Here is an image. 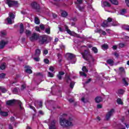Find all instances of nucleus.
I'll return each instance as SVG.
<instances>
[{"label": "nucleus", "mask_w": 129, "mask_h": 129, "mask_svg": "<svg viewBox=\"0 0 129 129\" xmlns=\"http://www.w3.org/2000/svg\"><path fill=\"white\" fill-rule=\"evenodd\" d=\"M63 117L66 118H60L59 124L63 128H67V127H70L73 126V117L72 116H68L66 114H62Z\"/></svg>", "instance_id": "1"}, {"label": "nucleus", "mask_w": 129, "mask_h": 129, "mask_svg": "<svg viewBox=\"0 0 129 129\" xmlns=\"http://www.w3.org/2000/svg\"><path fill=\"white\" fill-rule=\"evenodd\" d=\"M83 59L86 60V61H88L89 63L91 62H94V58L92 57V55L90 53V50L89 49L85 50L84 52L81 53Z\"/></svg>", "instance_id": "2"}, {"label": "nucleus", "mask_w": 129, "mask_h": 129, "mask_svg": "<svg viewBox=\"0 0 129 129\" xmlns=\"http://www.w3.org/2000/svg\"><path fill=\"white\" fill-rule=\"evenodd\" d=\"M111 22H112V18L109 17L107 20L104 21L101 26L103 28H107V27H111V26L115 27L116 26H118L119 25L118 23L116 22H113L112 24H111L110 23H111Z\"/></svg>", "instance_id": "3"}, {"label": "nucleus", "mask_w": 129, "mask_h": 129, "mask_svg": "<svg viewBox=\"0 0 129 129\" xmlns=\"http://www.w3.org/2000/svg\"><path fill=\"white\" fill-rule=\"evenodd\" d=\"M16 103L18 104V105L20 107V110H23V108L22 106V102L20 100H10L6 101L7 105L12 106L16 104Z\"/></svg>", "instance_id": "4"}, {"label": "nucleus", "mask_w": 129, "mask_h": 129, "mask_svg": "<svg viewBox=\"0 0 129 129\" xmlns=\"http://www.w3.org/2000/svg\"><path fill=\"white\" fill-rule=\"evenodd\" d=\"M48 35H42L40 36H39V43L40 45H44V43H47V40H48Z\"/></svg>", "instance_id": "5"}, {"label": "nucleus", "mask_w": 129, "mask_h": 129, "mask_svg": "<svg viewBox=\"0 0 129 129\" xmlns=\"http://www.w3.org/2000/svg\"><path fill=\"white\" fill-rule=\"evenodd\" d=\"M65 29L68 34H69L71 36H73L74 37H77V38H80L79 35L74 32V31H71V30H70V29L68 28V26H65Z\"/></svg>", "instance_id": "6"}, {"label": "nucleus", "mask_w": 129, "mask_h": 129, "mask_svg": "<svg viewBox=\"0 0 129 129\" xmlns=\"http://www.w3.org/2000/svg\"><path fill=\"white\" fill-rule=\"evenodd\" d=\"M39 34L36 33H34L32 34H31V35L29 37V39L30 41H31L32 42H34V41H37V40L39 39Z\"/></svg>", "instance_id": "7"}, {"label": "nucleus", "mask_w": 129, "mask_h": 129, "mask_svg": "<svg viewBox=\"0 0 129 129\" xmlns=\"http://www.w3.org/2000/svg\"><path fill=\"white\" fill-rule=\"evenodd\" d=\"M113 113H114V109H111L107 113L106 115V119L109 120L110 119V117L113 115Z\"/></svg>", "instance_id": "8"}, {"label": "nucleus", "mask_w": 129, "mask_h": 129, "mask_svg": "<svg viewBox=\"0 0 129 129\" xmlns=\"http://www.w3.org/2000/svg\"><path fill=\"white\" fill-rule=\"evenodd\" d=\"M7 5H8L9 8H11L12 7V6H17V5H18V2L11 1L10 0H7Z\"/></svg>", "instance_id": "9"}, {"label": "nucleus", "mask_w": 129, "mask_h": 129, "mask_svg": "<svg viewBox=\"0 0 129 129\" xmlns=\"http://www.w3.org/2000/svg\"><path fill=\"white\" fill-rule=\"evenodd\" d=\"M31 7L35 10H39V9H40V5L36 2H33L31 3Z\"/></svg>", "instance_id": "10"}, {"label": "nucleus", "mask_w": 129, "mask_h": 129, "mask_svg": "<svg viewBox=\"0 0 129 129\" xmlns=\"http://www.w3.org/2000/svg\"><path fill=\"white\" fill-rule=\"evenodd\" d=\"M25 72L26 73H28L29 74H32L33 73V71H32V68L29 66H27L25 67Z\"/></svg>", "instance_id": "11"}, {"label": "nucleus", "mask_w": 129, "mask_h": 129, "mask_svg": "<svg viewBox=\"0 0 129 129\" xmlns=\"http://www.w3.org/2000/svg\"><path fill=\"white\" fill-rule=\"evenodd\" d=\"M8 44L7 41H5L4 40H2L0 41V49H4L5 48V46Z\"/></svg>", "instance_id": "12"}, {"label": "nucleus", "mask_w": 129, "mask_h": 129, "mask_svg": "<svg viewBox=\"0 0 129 129\" xmlns=\"http://www.w3.org/2000/svg\"><path fill=\"white\" fill-rule=\"evenodd\" d=\"M95 33H99V34H102L103 36H105L106 35V32L105 31L102 30V29H97L95 30Z\"/></svg>", "instance_id": "13"}, {"label": "nucleus", "mask_w": 129, "mask_h": 129, "mask_svg": "<svg viewBox=\"0 0 129 129\" xmlns=\"http://www.w3.org/2000/svg\"><path fill=\"white\" fill-rule=\"evenodd\" d=\"M65 74V73L64 72H59L58 73V74L57 75L56 77L58 79V80H62V76Z\"/></svg>", "instance_id": "14"}, {"label": "nucleus", "mask_w": 129, "mask_h": 129, "mask_svg": "<svg viewBox=\"0 0 129 129\" xmlns=\"http://www.w3.org/2000/svg\"><path fill=\"white\" fill-rule=\"evenodd\" d=\"M95 100V102L97 103H99V102H101V101H102V97H101V96H98L96 97Z\"/></svg>", "instance_id": "15"}, {"label": "nucleus", "mask_w": 129, "mask_h": 129, "mask_svg": "<svg viewBox=\"0 0 129 129\" xmlns=\"http://www.w3.org/2000/svg\"><path fill=\"white\" fill-rule=\"evenodd\" d=\"M61 16L63 17V18H66L67 16H68V13L66 11L61 10Z\"/></svg>", "instance_id": "16"}, {"label": "nucleus", "mask_w": 129, "mask_h": 129, "mask_svg": "<svg viewBox=\"0 0 129 129\" xmlns=\"http://www.w3.org/2000/svg\"><path fill=\"white\" fill-rule=\"evenodd\" d=\"M40 55H41V50L39 49H37L35 50V56H36V57H39Z\"/></svg>", "instance_id": "17"}, {"label": "nucleus", "mask_w": 129, "mask_h": 129, "mask_svg": "<svg viewBox=\"0 0 129 129\" xmlns=\"http://www.w3.org/2000/svg\"><path fill=\"white\" fill-rule=\"evenodd\" d=\"M68 55L69 60H72L73 58L75 57V55L72 53H68Z\"/></svg>", "instance_id": "18"}, {"label": "nucleus", "mask_w": 129, "mask_h": 129, "mask_svg": "<svg viewBox=\"0 0 129 129\" xmlns=\"http://www.w3.org/2000/svg\"><path fill=\"white\" fill-rule=\"evenodd\" d=\"M127 79V78H122V82L124 84V85H125L126 86H127V85H128V83H127V82H126Z\"/></svg>", "instance_id": "19"}, {"label": "nucleus", "mask_w": 129, "mask_h": 129, "mask_svg": "<svg viewBox=\"0 0 129 129\" xmlns=\"http://www.w3.org/2000/svg\"><path fill=\"white\" fill-rule=\"evenodd\" d=\"M20 33L21 34H23V33H24V25L22 23L20 24Z\"/></svg>", "instance_id": "20"}, {"label": "nucleus", "mask_w": 129, "mask_h": 129, "mask_svg": "<svg viewBox=\"0 0 129 129\" xmlns=\"http://www.w3.org/2000/svg\"><path fill=\"white\" fill-rule=\"evenodd\" d=\"M107 63L109 64L110 66H112L113 65V60L111 59H109L107 60Z\"/></svg>", "instance_id": "21"}, {"label": "nucleus", "mask_w": 129, "mask_h": 129, "mask_svg": "<svg viewBox=\"0 0 129 129\" xmlns=\"http://www.w3.org/2000/svg\"><path fill=\"white\" fill-rule=\"evenodd\" d=\"M9 17L10 19H12V20H14L15 19V17H16V15H14V14L12 12L9 13Z\"/></svg>", "instance_id": "22"}, {"label": "nucleus", "mask_w": 129, "mask_h": 129, "mask_svg": "<svg viewBox=\"0 0 129 129\" xmlns=\"http://www.w3.org/2000/svg\"><path fill=\"white\" fill-rule=\"evenodd\" d=\"M101 47L103 50H106V49H108V45H107V44H104L102 45Z\"/></svg>", "instance_id": "23"}, {"label": "nucleus", "mask_w": 129, "mask_h": 129, "mask_svg": "<svg viewBox=\"0 0 129 129\" xmlns=\"http://www.w3.org/2000/svg\"><path fill=\"white\" fill-rule=\"evenodd\" d=\"M34 23L36 25H39L40 24V20L38 17H35L34 19Z\"/></svg>", "instance_id": "24"}, {"label": "nucleus", "mask_w": 129, "mask_h": 129, "mask_svg": "<svg viewBox=\"0 0 129 129\" xmlns=\"http://www.w3.org/2000/svg\"><path fill=\"white\" fill-rule=\"evenodd\" d=\"M7 22L8 23V24H9V25H12V24H13L14 23V21H13V20H12V19L10 18V17H8L7 19Z\"/></svg>", "instance_id": "25"}, {"label": "nucleus", "mask_w": 129, "mask_h": 129, "mask_svg": "<svg viewBox=\"0 0 129 129\" xmlns=\"http://www.w3.org/2000/svg\"><path fill=\"white\" fill-rule=\"evenodd\" d=\"M0 115H2V116H8V112H4V111H1L0 112Z\"/></svg>", "instance_id": "26"}, {"label": "nucleus", "mask_w": 129, "mask_h": 129, "mask_svg": "<svg viewBox=\"0 0 129 129\" xmlns=\"http://www.w3.org/2000/svg\"><path fill=\"white\" fill-rule=\"evenodd\" d=\"M103 5L104 7H110V4L107 2H103Z\"/></svg>", "instance_id": "27"}, {"label": "nucleus", "mask_w": 129, "mask_h": 129, "mask_svg": "<svg viewBox=\"0 0 129 129\" xmlns=\"http://www.w3.org/2000/svg\"><path fill=\"white\" fill-rule=\"evenodd\" d=\"M124 30H126V31H128L129 32V26L128 25H124L122 27Z\"/></svg>", "instance_id": "28"}, {"label": "nucleus", "mask_w": 129, "mask_h": 129, "mask_svg": "<svg viewBox=\"0 0 129 129\" xmlns=\"http://www.w3.org/2000/svg\"><path fill=\"white\" fill-rule=\"evenodd\" d=\"M82 70L83 72H86V73L88 72V70H87V68H86V67L85 66L83 67Z\"/></svg>", "instance_id": "29"}, {"label": "nucleus", "mask_w": 129, "mask_h": 129, "mask_svg": "<svg viewBox=\"0 0 129 129\" xmlns=\"http://www.w3.org/2000/svg\"><path fill=\"white\" fill-rule=\"evenodd\" d=\"M92 51L95 53V54H96L98 52V49L95 47H94L92 49Z\"/></svg>", "instance_id": "30"}, {"label": "nucleus", "mask_w": 129, "mask_h": 129, "mask_svg": "<svg viewBox=\"0 0 129 129\" xmlns=\"http://www.w3.org/2000/svg\"><path fill=\"white\" fill-rule=\"evenodd\" d=\"M117 103H118V104H122L123 102H122V100H121V99L120 98L117 99Z\"/></svg>", "instance_id": "31"}, {"label": "nucleus", "mask_w": 129, "mask_h": 129, "mask_svg": "<svg viewBox=\"0 0 129 129\" xmlns=\"http://www.w3.org/2000/svg\"><path fill=\"white\" fill-rule=\"evenodd\" d=\"M124 93L123 90L120 89L117 91V94L120 95H122Z\"/></svg>", "instance_id": "32"}, {"label": "nucleus", "mask_w": 129, "mask_h": 129, "mask_svg": "<svg viewBox=\"0 0 129 129\" xmlns=\"http://www.w3.org/2000/svg\"><path fill=\"white\" fill-rule=\"evenodd\" d=\"M0 68L2 69V70H5L6 69V63H3L2 64H1Z\"/></svg>", "instance_id": "33"}, {"label": "nucleus", "mask_w": 129, "mask_h": 129, "mask_svg": "<svg viewBox=\"0 0 129 129\" xmlns=\"http://www.w3.org/2000/svg\"><path fill=\"white\" fill-rule=\"evenodd\" d=\"M126 13V10L125 9H122L120 11V15H123L124 14Z\"/></svg>", "instance_id": "34"}, {"label": "nucleus", "mask_w": 129, "mask_h": 129, "mask_svg": "<svg viewBox=\"0 0 129 129\" xmlns=\"http://www.w3.org/2000/svg\"><path fill=\"white\" fill-rule=\"evenodd\" d=\"M6 77V74L2 73L0 74V79H4Z\"/></svg>", "instance_id": "35"}, {"label": "nucleus", "mask_w": 129, "mask_h": 129, "mask_svg": "<svg viewBox=\"0 0 129 129\" xmlns=\"http://www.w3.org/2000/svg\"><path fill=\"white\" fill-rule=\"evenodd\" d=\"M125 43H119V48H124V47H125Z\"/></svg>", "instance_id": "36"}, {"label": "nucleus", "mask_w": 129, "mask_h": 129, "mask_svg": "<svg viewBox=\"0 0 129 129\" xmlns=\"http://www.w3.org/2000/svg\"><path fill=\"white\" fill-rule=\"evenodd\" d=\"M80 74L81 76H83L84 77H86L87 76V75H86L85 73L84 72H80Z\"/></svg>", "instance_id": "37"}, {"label": "nucleus", "mask_w": 129, "mask_h": 129, "mask_svg": "<svg viewBox=\"0 0 129 129\" xmlns=\"http://www.w3.org/2000/svg\"><path fill=\"white\" fill-rule=\"evenodd\" d=\"M25 34L26 36H30V34H31V32L30 30H26L25 31Z\"/></svg>", "instance_id": "38"}, {"label": "nucleus", "mask_w": 129, "mask_h": 129, "mask_svg": "<svg viewBox=\"0 0 129 129\" xmlns=\"http://www.w3.org/2000/svg\"><path fill=\"white\" fill-rule=\"evenodd\" d=\"M83 2V0H77L76 4L78 5H81V4H82Z\"/></svg>", "instance_id": "39"}, {"label": "nucleus", "mask_w": 129, "mask_h": 129, "mask_svg": "<svg viewBox=\"0 0 129 129\" xmlns=\"http://www.w3.org/2000/svg\"><path fill=\"white\" fill-rule=\"evenodd\" d=\"M1 36H4L7 35V32H6V31H1Z\"/></svg>", "instance_id": "40"}, {"label": "nucleus", "mask_w": 129, "mask_h": 129, "mask_svg": "<svg viewBox=\"0 0 129 129\" xmlns=\"http://www.w3.org/2000/svg\"><path fill=\"white\" fill-rule=\"evenodd\" d=\"M48 77H54V74L50 72H48Z\"/></svg>", "instance_id": "41"}, {"label": "nucleus", "mask_w": 129, "mask_h": 129, "mask_svg": "<svg viewBox=\"0 0 129 129\" xmlns=\"http://www.w3.org/2000/svg\"><path fill=\"white\" fill-rule=\"evenodd\" d=\"M19 90H20V89H19L18 88H15L13 89V92H19Z\"/></svg>", "instance_id": "42"}, {"label": "nucleus", "mask_w": 129, "mask_h": 129, "mask_svg": "<svg viewBox=\"0 0 129 129\" xmlns=\"http://www.w3.org/2000/svg\"><path fill=\"white\" fill-rule=\"evenodd\" d=\"M74 84H75L74 82H71L70 87L71 88H72V89H73V87H74Z\"/></svg>", "instance_id": "43"}, {"label": "nucleus", "mask_w": 129, "mask_h": 129, "mask_svg": "<svg viewBox=\"0 0 129 129\" xmlns=\"http://www.w3.org/2000/svg\"><path fill=\"white\" fill-rule=\"evenodd\" d=\"M49 70H50V71H51V72H54V70H55V69H54V67H50L49 68Z\"/></svg>", "instance_id": "44"}, {"label": "nucleus", "mask_w": 129, "mask_h": 129, "mask_svg": "<svg viewBox=\"0 0 129 129\" xmlns=\"http://www.w3.org/2000/svg\"><path fill=\"white\" fill-rule=\"evenodd\" d=\"M40 28L41 30H45V25L43 24H41L40 25Z\"/></svg>", "instance_id": "45"}, {"label": "nucleus", "mask_w": 129, "mask_h": 129, "mask_svg": "<svg viewBox=\"0 0 129 129\" xmlns=\"http://www.w3.org/2000/svg\"><path fill=\"white\" fill-rule=\"evenodd\" d=\"M1 91H2V92H3V93H5V92H7V89L1 88Z\"/></svg>", "instance_id": "46"}, {"label": "nucleus", "mask_w": 129, "mask_h": 129, "mask_svg": "<svg viewBox=\"0 0 129 129\" xmlns=\"http://www.w3.org/2000/svg\"><path fill=\"white\" fill-rule=\"evenodd\" d=\"M44 62L46 64H49V59L46 58V59H44Z\"/></svg>", "instance_id": "47"}, {"label": "nucleus", "mask_w": 129, "mask_h": 129, "mask_svg": "<svg viewBox=\"0 0 129 129\" xmlns=\"http://www.w3.org/2000/svg\"><path fill=\"white\" fill-rule=\"evenodd\" d=\"M71 82V79H70V77H69V76L67 77V82L68 83H69V82Z\"/></svg>", "instance_id": "48"}, {"label": "nucleus", "mask_w": 129, "mask_h": 129, "mask_svg": "<svg viewBox=\"0 0 129 129\" xmlns=\"http://www.w3.org/2000/svg\"><path fill=\"white\" fill-rule=\"evenodd\" d=\"M45 32L47 33V34H50V28H47L45 29Z\"/></svg>", "instance_id": "49"}, {"label": "nucleus", "mask_w": 129, "mask_h": 129, "mask_svg": "<svg viewBox=\"0 0 129 129\" xmlns=\"http://www.w3.org/2000/svg\"><path fill=\"white\" fill-rule=\"evenodd\" d=\"M25 88H26V85L25 84L22 85L21 86V90H24Z\"/></svg>", "instance_id": "50"}, {"label": "nucleus", "mask_w": 129, "mask_h": 129, "mask_svg": "<svg viewBox=\"0 0 129 129\" xmlns=\"http://www.w3.org/2000/svg\"><path fill=\"white\" fill-rule=\"evenodd\" d=\"M119 70L120 72H124V69L123 68H119Z\"/></svg>", "instance_id": "51"}, {"label": "nucleus", "mask_w": 129, "mask_h": 129, "mask_svg": "<svg viewBox=\"0 0 129 129\" xmlns=\"http://www.w3.org/2000/svg\"><path fill=\"white\" fill-rule=\"evenodd\" d=\"M34 60L36 61V62H39V61H40V58L39 57H34Z\"/></svg>", "instance_id": "52"}, {"label": "nucleus", "mask_w": 129, "mask_h": 129, "mask_svg": "<svg viewBox=\"0 0 129 129\" xmlns=\"http://www.w3.org/2000/svg\"><path fill=\"white\" fill-rule=\"evenodd\" d=\"M43 54H45V55H47V54H48V50H44L43 51Z\"/></svg>", "instance_id": "53"}, {"label": "nucleus", "mask_w": 129, "mask_h": 129, "mask_svg": "<svg viewBox=\"0 0 129 129\" xmlns=\"http://www.w3.org/2000/svg\"><path fill=\"white\" fill-rule=\"evenodd\" d=\"M91 82V79H89L88 80V81H87L86 82H85V84H88V83H89V82Z\"/></svg>", "instance_id": "54"}, {"label": "nucleus", "mask_w": 129, "mask_h": 129, "mask_svg": "<svg viewBox=\"0 0 129 129\" xmlns=\"http://www.w3.org/2000/svg\"><path fill=\"white\" fill-rule=\"evenodd\" d=\"M112 49L113 50H116V49H117V46L116 45H113L112 47Z\"/></svg>", "instance_id": "55"}, {"label": "nucleus", "mask_w": 129, "mask_h": 129, "mask_svg": "<svg viewBox=\"0 0 129 129\" xmlns=\"http://www.w3.org/2000/svg\"><path fill=\"white\" fill-rule=\"evenodd\" d=\"M35 30L36 31H37V32H40V28H39V27H36L35 28Z\"/></svg>", "instance_id": "56"}, {"label": "nucleus", "mask_w": 129, "mask_h": 129, "mask_svg": "<svg viewBox=\"0 0 129 129\" xmlns=\"http://www.w3.org/2000/svg\"><path fill=\"white\" fill-rule=\"evenodd\" d=\"M125 3H126L127 7H128V8H129V0H125Z\"/></svg>", "instance_id": "57"}, {"label": "nucleus", "mask_w": 129, "mask_h": 129, "mask_svg": "<svg viewBox=\"0 0 129 129\" xmlns=\"http://www.w3.org/2000/svg\"><path fill=\"white\" fill-rule=\"evenodd\" d=\"M58 29L59 30V32H63L64 30H63V29L59 26H58Z\"/></svg>", "instance_id": "58"}, {"label": "nucleus", "mask_w": 129, "mask_h": 129, "mask_svg": "<svg viewBox=\"0 0 129 129\" xmlns=\"http://www.w3.org/2000/svg\"><path fill=\"white\" fill-rule=\"evenodd\" d=\"M81 101H82L83 102H84V103H85V102H85V98H84V97L82 98Z\"/></svg>", "instance_id": "59"}, {"label": "nucleus", "mask_w": 129, "mask_h": 129, "mask_svg": "<svg viewBox=\"0 0 129 129\" xmlns=\"http://www.w3.org/2000/svg\"><path fill=\"white\" fill-rule=\"evenodd\" d=\"M97 108H101L102 107V106L100 104H98L97 106Z\"/></svg>", "instance_id": "60"}, {"label": "nucleus", "mask_w": 129, "mask_h": 129, "mask_svg": "<svg viewBox=\"0 0 129 129\" xmlns=\"http://www.w3.org/2000/svg\"><path fill=\"white\" fill-rule=\"evenodd\" d=\"M11 120H12V121H15V117L12 116L11 117Z\"/></svg>", "instance_id": "61"}, {"label": "nucleus", "mask_w": 129, "mask_h": 129, "mask_svg": "<svg viewBox=\"0 0 129 129\" xmlns=\"http://www.w3.org/2000/svg\"><path fill=\"white\" fill-rule=\"evenodd\" d=\"M78 8H79V11H83V8H82V7L79 6V7H78Z\"/></svg>", "instance_id": "62"}, {"label": "nucleus", "mask_w": 129, "mask_h": 129, "mask_svg": "<svg viewBox=\"0 0 129 129\" xmlns=\"http://www.w3.org/2000/svg\"><path fill=\"white\" fill-rule=\"evenodd\" d=\"M29 107H30V108H31V109H33V110H35V108H34L33 106L30 105V106H29Z\"/></svg>", "instance_id": "63"}, {"label": "nucleus", "mask_w": 129, "mask_h": 129, "mask_svg": "<svg viewBox=\"0 0 129 129\" xmlns=\"http://www.w3.org/2000/svg\"><path fill=\"white\" fill-rule=\"evenodd\" d=\"M114 56H115V57H118V53H117L116 52H114Z\"/></svg>", "instance_id": "64"}]
</instances>
